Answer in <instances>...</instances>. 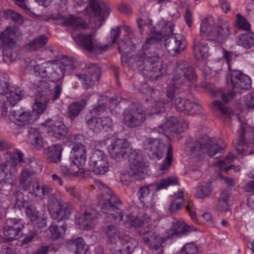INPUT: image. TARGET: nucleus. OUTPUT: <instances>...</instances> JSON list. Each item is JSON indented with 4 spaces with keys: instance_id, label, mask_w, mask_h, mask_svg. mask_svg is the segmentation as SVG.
Instances as JSON below:
<instances>
[{
    "instance_id": "0eeeda50",
    "label": "nucleus",
    "mask_w": 254,
    "mask_h": 254,
    "mask_svg": "<svg viewBox=\"0 0 254 254\" xmlns=\"http://www.w3.org/2000/svg\"><path fill=\"white\" fill-rule=\"evenodd\" d=\"M178 184V179L176 177H169L161 180L155 186L151 185L149 186H144L140 188L138 191L139 200L144 206L149 208H153L155 206V201L152 195L150 194V188L155 187L156 190L166 188L170 185Z\"/></svg>"
},
{
    "instance_id": "052dcab7",
    "label": "nucleus",
    "mask_w": 254,
    "mask_h": 254,
    "mask_svg": "<svg viewBox=\"0 0 254 254\" xmlns=\"http://www.w3.org/2000/svg\"><path fill=\"white\" fill-rule=\"evenodd\" d=\"M58 66L62 67L63 70H69L73 67V61L69 58L65 57L63 58L62 61L56 64Z\"/></svg>"
},
{
    "instance_id": "e2e57ef3",
    "label": "nucleus",
    "mask_w": 254,
    "mask_h": 254,
    "mask_svg": "<svg viewBox=\"0 0 254 254\" xmlns=\"http://www.w3.org/2000/svg\"><path fill=\"white\" fill-rule=\"evenodd\" d=\"M244 101L246 108L254 109V92L246 95Z\"/></svg>"
},
{
    "instance_id": "09e8293b",
    "label": "nucleus",
    "mask_w": 254,
    "mask_h": 254,
    "mask_svg": "<svg viewBox=\"0 0 254 254\" xmlns=\"http://www.w3.org/2000/svg\"><path fill=\"white\" fill-rule=\"evenodd\" d=\"M235 157L232 154H229L228 155L227 158L224 160H221L217 163H215L214 165L219 167L220 170L222 171H228L231 169H233L235 172H239L240 170V168L239 166H235L234 165H230L229 167H224L225 165L230 162L233 161L235 159Z\"/></svg>"
},
{
    "instance_id": "c85d7f7f",
    "label": "nucleus",
    "mask_w": 254,
    "mask_h": 254,
    "mask_svg": "<svg viewBox=\"0 0 254 254\" xmlns=\"http://www.w3.org/2000/svg\"><path fill=\"white\" fill-rule=\"evenodd\" d=\"M98 2V13H94L92 12L89 13L88 15L94 17H98L99 24L95 26L96 29H99L102 25L103 22L105 20L106 18L110 14L112 11V8L109 3L103 0H97Z\"/></svg>"
},
{
    "instance_id": "4c0bfd02",
    "label": "nucleus",
    "mask_w": 254,
    "mask_h": 254,
    "mask_svg": "<svg viewBox=\"0 0 254 254\" xmlns=\"http://www.w3.org/2000/svg\"><path fill=\"white\" fill-rule=\"evenodd\" d=\"M86 102L84 100L73 102L68 107V116L73 120L78 116L80 112L84 109Z\"/></svg>"
},
{
    "instance_id": "603ef678",
    "label": "nucleus",
    "mask_w": 254,
    "mask_h": 254,
    "mask_svg": "<svg viewBox=\"0 0 254 254\" xmlns=\"http://www.w3.org/2000/svg\"><path fill=\"white\" fill-rule=\"evenodd\" d=\"M88 75L98 80L101 75V69L95 64H88L86 65Z\"/></svg>"
},
{
    "instance_id": "6ab92c4d",
    "label": "nucleus",
    "mask_w": 254,
    "mask_h": 254,
    "mask_svg": "<svg viewBox=\"0 0 254 254\" xmlns=\"http://www.w3.org/2000/svg\"><path fill=\"white\" fill-rule=\"evenodd\" d=\"M140 235L147 246L155 251L157 254H161L163 252V245L166 241L165 238L155 232L150 231H146Z\"/></svg>"
},
{
    "instance_id": "13d9d810",
    "label": "nucleus",
    "mask_w": 254,
    "mask_h": 254,
    "mask_svg": "<svg viewBox=\"0 0 254 254\" xmlns=\"http://www.w3.org/2000/svg\"><path fill=\"white\" fill-rule=\"evenodd\" d=\"M236 25L239 29L248 30L250 28V24L240 14H237Z\"/></svg>"
},
{
    "instance_id": "39448f33",
    "label": "nucleus",
    "mask_w": 254,
    "mask_h": 254,
    "mask_svg": "<svg viewBox=\"0 0 254 254\" xmlns=\"http://www.w3.org/2000/svg\"><path fill=\"white\" fill-rule=\"evenodd\" d=\"M200 33L208 40L223 43L231 34L230 26L225 20L214 23L211 18H204L201 21Z\"/></svg>"
},
{
    "instance_id": "79ce46f5",
    "label": "nucleus",
    "mask_w": 254,
    "mask_h": 254,
    "mask_svg": "<svg viewBox=\"0 0 254 254\" xmlns=\"http://www.w3.org/2000/svg\"><path fill=\"white\" fill-rule=\"evenodd\" d=\"M14 31L11 27L7 28L0 34V48L5 44H14Z\"/></svg>"
},
{
    "instance_id": "393cba45",
    "label": "nucleus",
    "mask_w": 254,
    "mask_h": 254,
    "mask_svg": "<svg viewBox=\"0 0 254 254\" xmlns=\"http://www.w3.org/2000/svg\"><path fill=\"white\" fill-rule=\"evenodd\" d=\"M86 123L90 130L99 132L103 129L107 130L111 127L112 121L109 117L97 118L93 116L87 121Z\"/></svg>"
},
{
    "instance_id": "b1692460",
    "label": "nucleus",
    "mask_w": 254,
    "mask_h": 254,
    "mask_svg": "<svg viewBox=\"0 0 254 254\" xmlns=\"http://www.w3.org/2000/svg\"><path fill=\"white\" fill-rule=\"evenodd\" d=\"M233 146L238 154L246 155L254 153V150L252 149L250 151V141L246 137V130L242 127L238 137L233 142Z\"/></svg>"
},
{
    "instance_id": "7ed1b4c3",
    "label": "nucleus",
    "mask_w": 254,
    "mask_h": 254,
    "mask_svg": "<svg viewBox=\"0 0 254 254\" xmlns=\"http://www.w3.org/2000/svg\"><path fill=\"white\" fill-rule=\"evenodd\" d=\"M95 185L102 191L99 199L101 211L111 215L116 222L123 221L124 224H127V222L125 221L126 215L123 216L119 210V207L121 206V202L117 196L108 186L101 181H97Z\"/></svg>"
},
{
    "instance_id": "9d476101",
    "label": "nucleus",
    "mask_w": 254,
    "mask_h": 254,
    "mask_svg": "<svg viewBox=\"0 0 254 254\" xmlns=\"http://www.w3.org/2000/svg\"><path fill=\"white\" fill-rule=\"evenodd\" d=\"M146 119V115L142 107L132 104L123 113V122L128 127L134 128L141 126Z\"/></svg>"
},
{
    "instance_id": "72a5a7b5",
    "label": "nucleus",
    "mask_w": 254,
    "mask_h": 254,
    "mask_svg": "<svg viewBox=\"0 0 254 254\" xmlns=\"http://www.w3.org/2000/svg\"><path fill=\"white\" fill-rule=\"evenodd\" d=\"M33 172L27 168H23L20 174L19 185L23 190H28L32 184Z\"/></svg>"
},
{
    "instance_id": "58836bf2",
    "label": "nucleus",
    "mask_w": 254,
    "mask_h": 254,
    "mask_svg": "<svg viewBox=\"0 0 254 254\" xmlns=\"http://www.w3.org/2000/svg\"><path fill=\"white\" fill-rule=\"evenodd\" d=\"M237 44L246 49H249L254 46V33L250 32L241 34L237 41Z\"/></svg>"
},
{
    "instance_id": "864d4df0",
    "label": "nucleus",
    "mask_w": 254,
    "mask_h": 254,
    "mask_svg": "<svg viewBox=\"0 0 254 254\" xmlns=\"http://www.w3.org/2000/svg\"><path fill=\"white\" fill-rule=\"evenodd\" d=\"M13 44H5L3 47L2 50L3 61L6 64L10 63L14 61L11 49V46Z\"/></svg>"
},
{
    "instance_id": "6e6552de",
    "label": "nucleus",
    "mask_w": 254,
    "mask_h": 254,
    "mask_svg": "<svg viewBox=\"0 0 254 254\" xmlns=\"http://www.w3.org/2000/svg\"><path fill=\"white\" fill-rule=\"evenodd\" d=\"M129 169L127 175L121 177V181L126 185H129L130 181L127 180V177L135 179H142L146 175V167L142 157L137 153H131L129 156Z\"/></svg>"
},
{
    "instance_id": "f704fd0d",
    "label": "nucleus",
    "mask_w": 254,
    "mask_h": 254,
    "mask_svg": "<svg viewBox=\"0 0 254 254\" xmlns=\"http://www.w3.org/2000/svg\"><path fill=\"white\" fill-rule=\"evenodd\" d=\"M6 155L7 158L9 159L8 161L4 162H8L9 163V173H11L10 169L12 167L14 168L18 164H20L24 162L23 154L18 150L6 152Z\"/></svg>"
},
{
    "instance_id": "680f3d73",
    "label": "nucleus",
    "mask_w": 254,
    "mask_h": 254,
    "mask_svg": "<svg viewBox=\"0 0 254 254\" xmlns=\"http://www.w3.org/2000/svg\"><path fill=\"white\" fill-rule=\"evenodd\" d=\"M212 104L214 108L219 111L222 114L227 115L230 114L229 109L225 104L222 103L220 101H214L212 102Z\"/></svg>"
},
{
    "instance_id": "473e14b6",
    "label": "nucleus",
    "mask_w": 254,
    "mask_h": 254,
    "mask_svg": "<svg viewBox=\"0 0 254 254\" xmlns=\"http://www.w3.org/2000/svg\"><path fill=\"white\" fill-rule=\"evenodd\" d=\"M12 116L15 124L19 126H23L31 123L34 116L31 112L19 110L13 111Z\"/></svg>"
},
{
    "instance_id": "338daca9",
    "label": "nucleus",
    "mask_w": 254,
    "mask_h": 254,
    "mask_svg": "<svg viewBox=\"0 0 254 254\" xmlns=\"http://www.w3.org/2000/svg\"><path fill=\"white\" fill-rule=\"evenodd\" d=\"M15 202L14 206L16 208L20 209L23 206L24 203V194L20 191L16 192L15 194Z\"/></svg>"
},
{
    "instance_id": "cd10ccee",
    "label": "nucleus",
    "mask_w": 254,
    "mask_h": 254,
    "mask_svg": "<svg viewBox=\"0 0 254 254\" xmlns=\"http://www.w3.org/2000/svg\"><path fill=\"white\" fill-rule=\"evenodd\" d=\"M193 54L198 60H204L208 57V47L207 44L199 36L194 39Z\"/></svg>"
},
{
    "instance_id": "4d7b16f0",
    "label": "nucleus",
    "mask_w": 254,
    "mask_h": 254,
    "mask_svg": "<svg viewBox=\"0 0 254 254\" xmlns=\"http://www.w3.org/2000/svg\"><path fill=\"white\" fill-rule=\"evenodd\" d=\"M25 212L27 216L32 222L35 221L38 218V211L33 205H27L26 208Z\"/></svg>"
},
{
    "instance_id": "ddd939ff",
    "label": "nucleus",
    "mask_w": 254,
    "mask_h": 254,
    "mask_svg": "<svg viewBox=\"0 0 254 254\" xmlns=\"http://www.w3.org/2000/svg\"><path fill=\"white\" fill-rule=\"evenodd\" d=\"M72 38L76 44L85 51L94 54H99L106 51L108 46L101 45L93 39L92 34L84 35L78 33L72 35Z\"/></svg>"
},
{
    "instance_id": "c756f323",
    "label": "nucleus",
    "mask_w": 254,
    "mask_h": 254,
    "mask_svg": "<svg viewBox=\"0 0 254 254\" xmlns=\"http://www.w3.org/2000/svg\"><path fill=\"white\" fill-rule=\"evenodd\" d=\"M71 154L72 161L76 166L79 167L84 164L86 155V149L83 144H74L72 147Z\"/></svg>"
},
{
    "instance_id": "69168bd1",
    "label": "nucleus",
    "mask_w": 254,
    "mask_h": 254,
    "mask_svg": "<svg viewBox=\"0 0 254 254\" xmlns=\"http://www.w3.org/2000/svg\"><path fill=\"white\" fill-rule=\"evenodd\" d=\"M174 25L171 22L164 23L161 33L163 36L172 35L174 30Z\"/></svg>"
},
{
    "instance_id": "f03ea898",
    "label": "nucleus",
    "mask_w": 254,
    "mask_h": 254,
    "mask_svg": "<svg viewBox=\"0 0 254 254\" xmlns=\"http://www.w3.org/2000/svg\"><path fill=\"white\" fill-rule=\"evenodd\" d=\"M103 231L107 237V243L113 254H130L136 247L134 239L122 234L115 226H106Z\"/></svg>"
},
{
    "instance_id": "a19ab883",
    "label": "nucleus",
    "mask_w": 254,
    "mask_h": 254,
    "mask_svg": "<svg viewBox=\"0 0 254 254\" xmlns=\"http://www.w3.org/2000/svg\"><path fill=\"white\" fill-rule=\"evenodd\" d=\"M29 138L31 144L37 149H40L43 145V139L39 131L33 128L29 131Z\"/></svg>"
},
{
    "instance_id": "aec40b11",
    "label": "nucleus",
    "mask_w": 254,
    "mask_h": 254,
    "mask_svg": "<svg viewBox=\"0 0 254 254\" xmlns=\"http://www.w3.org/2000/svg\"><path fill=\"white\" fill-rule=\"evenodd\" d=\"M185 39L182 35H171L165 40V46L168 52L172 56L179 54L185 49Z\"/></svg>"
},
{
    "instance_id": "f8f14e48",
    "label": "nucleus",
    "mask_w": 254,
    "mask_h": 254,
    "mask_svg": "<svg viewBox=\"0 0 254 254\" xmlns=\"http://www.w3.org/2000/svg\"><path fill=\"white\" fill-rule=\"evenodd\" d=\"M48 208L51 217L57 222L68 218L73 211L71 205L57 198L49 199Z\"/></svg>"
},
{
    "instance_id": "5701e85b",
    "label": "nucleus",
    "mask_w": 254,
    "mask_h": 254,
    "mask_svg": "<svg viewBox=\"0 0 254 254\" xmlns=\"http://www.w3.org/2000/svg\"><path fill=\"white\" fill-rule=\"evenodd\" d=\"M0 85L1 86L0 94H2V96H3L6 95L7 101L12 106L22 98L23 93L20 87H9V85L7 82H3ZM2 98L4 99V97Z\"/></svg>"
},
{
    "instance_id": "49530a36",
    "label": "nucleus",
    "mask_w": 254,
    "mask_h": 254,
    "mask_svg": "<svg viewBox=\"0 0 254 254\" xmlns=\"http://www.w3.org/2000/svg\"><path fill=\"white\" fill-rule=\"evenodd\" d=\"M33 86L39 93L36 95H45L48 97L51 93L49 85L45 80H36L34 83Z\"/></svg>"
},
{
    "instance_id": "de8ad7c7",
    "label": "nucleus",
    "mask_w": 254,
    "mask_h": 254,
    "mask_svg": "<svg viewBox=\"0 0 254 254\" xmlns=\"http://www.w3.org/2000/svg\"><path fill=\"white\" fill-rule=\"evenodd\" d=\"M66 245L70 249L75 250L76 253H81L83 251L85 242L81 238L71 239L66 241Z\"/></svg>"
},
{
    "instance_id": "a878e982",
    "label": "nucleus",
    "mask_w": 254,
    "mask_h": 254,
    "mask_svg": "<svg viewBox=\"0 0 254 254\" xmlns=\"http://www.w3.org/2000/svg\"><path fill=\"white\" fill-rule=\"evenodd\" d=\"M44 125L49 134L58 139L64 138L68 133L67 127L61 123H53L51 121H47Z\"/></svg>"
},
{
    "instance_id": "1a4fd4ad",
    "label": "nucleus",
    "mask_w": 254,
    "mask_h": 254,
    "mask_svg": "<svg viewBox=\"0 0 254 254\" xmlns=\"http://www.w3.org/2000/svg\"><path fill=\"white\" fill-rule=\"evenodd\" d=\"M230 71V81L233 87L232 91L227 95L223 94L221 99L225 103H227L230 99H232L235 95L238 92V90L248 89L251 86V80L249 76L244 74L241 71L236 69L231 70L229 67Z\"/></svg>"
},
{
    "instance_id": "f3484780",
    "label": "nucleus",
    "mask_w": 254,
    "mask_h": 254,
    "mask_svg": "<svg viewBox=\"0 0 254 254\" xmlns=\"http://www.w3.org/2000/svg\"><path fill=\"white\" fill-rule=\"evenodd\" d=\"M27 63V67L29 69H34L36 73L40 74L45 73L47 71L53 69L54 72L52 73V79L54 81H58L64 77V71L63 70L62 67L58 66L57 64H53L52 66H49L48 64L45 63L42 64H38L34 60H29Z\"/></svg>"
},
{
    "instance_id": "37998d69",
    "label": "nucleus",
    "mask_w": 254,
    "mask_h": 254,
    "mask_svg": "<svg viewBox=\"0 0 254 254\" xmlns=\"http://www.w3.org/2000/svg\"><path fill=\"white\" fill-rule=\"evenodd\" d=\"M53 189L46 185H41L39 183H36L33 185L32 193L36 197L43 199L45 195L52 194Z\"/></svg>"
},
{
    "instance_id": "bf43d9fd",
    "label": "nucleus",
    "mask_w": 254,
    "mask_h": 254,
    "mask_svg": "<svg viewBox=\"0 0 254 254\" xmlns=\"http://www.w3.org/2000/svg\"><path fill=\"white\" fill-rule=\"evenodd\" d=\"M32 16L34 18L42 20H45L47 21H48L50 20H57L59 19H63L64 20V19L63 15L60 13L52 14L49 15L47 17H45L44 16L37 15L34 13H32Z\"/></svg>"
},
{
    "instance_id": "4be33fe9",
    "label": "nucleus",
    "mask_w": 254,
    "mask_h": 254,
    "mask_svg": "<svg viewBox=\"0 0 254 254\" xmlns=\"http://www.w3.org/2000/svg\"><path fill=\"white\" fill-rule=\"evenodd\" d=\"M9 167L8 162L0 164V192L6 189H11L14 184L15 176L9 173Z\"/></svg>"
},
{
    "instance_id": "ea45409f",
    "label": "nucleus",
    "mask_w": 254,
    "mask_h": 254,
    "mask_svg": "<svg viewBox=\"0 0 254 254\" xmlns=\"http://www.w3.org/2000/svg\"><path fill=\"white\" fill-rule=\"evenodd\" d=\"M47 42V38L45 35L40 36L26 45V48L29 51H37L43 48Z\"/></svg>"
},
{
    "instance_id": "4468645a",
    "label": "nucleus",
    "mask_w": 254,
    "mask_h": 254,
    "mask_svg": "<svg viewBox=\"0 0 254 254\" xmlns=\"http://www.w3.org/2000/svg\"><path fill=\"white\" fill-rule=\"evenodd\" d=\"M189 126L188 122L183 119L179 120L175 117H171L167 119L164 125L154 127L152 129V132H156L159 134H165L168 130L180 133L186 130Z\"/></svg>"
},
{
    "instance_id": "412c9836",
    "label": "nucleus",
    "mask_w": 254,
    "mask_h": 254,
    "mask_svg": "<svg viewBox=\"0 0 254 254\" xmlns=\"http://www.w3.org/2000/svg\"><path fill=\"white\" fill-rule=\"evenodd\" d=\"M81 210L82 216L78 221L80 228L86 230L91 229L93 222L97 219V211L90 206H83Z\"/></svg>"
},
{
    "instance_id": "0e129e2a",
    "label": "nucleus",
    "mask_w": 254,
    "mask_h": 254,
    "mask_svg": "<svg viewBox=\"0 0 254 254\" xmlns=\"http://www.w3.org/2000/svg\"><path fill=\"white\" fill-rule=\"evenodd\" d=\"M186 210L189 213L191 219L195 222L197 221L195 208L191 201H189L186 206Z\"/></svg>"
},
{
    "instance_id": "5fc2aeb1",
    "label": "nucleus",
    "mask_w": 254,
    "mask_h": 254,
    "mask_svg": "<svg viewBox=\"0 0 254 254\" xmlns=\"http://www.w3.org/2000/svg\"><path fill=\"white\" fill-rule=\"evenodd\" d=\"M76 76L82 80L83 87L85 89L91 88L94 84V80L96 79L92 78L87 73L85 74H76Z\"/></svg>"
},
{
    "instance_id": "a18cd8bd",
    "label": "nucleus",
    "mask_w": 254,
    "mask_h": 254,
    "mask_svg": "<svg viewBox=\"0 0 254 254\" xmlns=\"http://www.w3.org/2000/svg\"><path fill=\"white\" fill-rule=\"evenodd\" d=\"M211 191L212 188L210 183H201L197 187L195 196L197 198L203 199L209 196Z\"/></svg>"
},
{
    "instance_id": "f257e3e1",
    "label": "nucleus",
    "mask_w": 254,
    "mask_h": 254,
    "mask_svg": "<svg viewBox=\"0 0 254 254\" xmlns=\"http://www.w3.org/2000/svg\"><path fill=\"white\" fill-rule=\"evenodd\" d=\"M153 38L146 39L142 46V50L136 56L135 60L138 63V67L144 76L152 80L157 79L167 72L158 55L155 52L148 50L150 46L155 43Z\"/></svg>"
},
{
    "instance_id": "20e7f679",
    "label": "nucleus",
    "mask_w": 254,
    "mask_h": 254,
    "mask_svg": "<svg viewBox=\"0 0 254 254\" xmlns=\"http://www.w3.org/2000/svg\"><path fill=\"white\" fill-rule=\"evenodd\" d=\"M143 148L151 159H160L166 149V157L160 165L161 174L165 173L170 168L172 162L173 150L171 144L166 145L161 139L148 137L142 143Z\"/></svg>"
},
{
    "instance_id": "2f4dec72",
    "label": "nucleus",
    "mask_w": 254,
    "mask_h": 254,
    "mask_svg": "<svg viewBox=\"0 0 254 254\" xmlns=\"http://www.w3.org/2000/svg\"><path fill=\"white\" fill-rule=\"evenodd\" d=\"M50 99L44 95H36L35 102L33 106L32 114L37 118L44 111L47 105L49 103Z\"/></svg>"
},
{
    "instance_id": "2eb2a0df",
    "label": "nucleus",
    "mask_w": 254,
    "mask_h": 254,
    "mask_svg": "<svg viewBox=\"0 0 254 254\" xmlns=\"http://www.w3.org/2000/svg\"><path fill=\"white\" fill-rule=\"evenodd\" d=\"M111 157L117 161L125 159L131 153L129 143L125 139H117L113 141L108 147Z\"/></svg>"
},
{
    "instance_id": "8fccbe9b",
    "label": "nucleus",
    "mask_w": 254,
    "mask_h": 254,
    "mask_svg": "<svg viewBox=\"0 0 254 254\" xmlns=\"http://www.w3.org/2000/svg\"><path fill=\"white\" fill-rule=\"evenodd\" d=\"M49 229L53 239H58L62 238L65 233L66 225L63 224L60 226H58L55 224H53Z\"/></svg>"
},
{
    "instance_id": "423d86ee",
    "label": "nucleus",
    "mask_w": 254,
    "mask_h": 254,
    "mask_svg": "<svg viewBox=\"0 0 254 254\" xmlns=\"http://www.w3.org/2000/svg\"><path fill=\"white\" fill-rule=\"evenodd\" d=\"M187 149L193 157H200L205 153L210 157H212L223 149L222 147H219L218 144L214 142L207 135H204L189 142L187 145Z\"/></svg>"
},
{
    "instance_id": "3c124183",
    "label": "nucleus",
    "mask_w": 254,
    "mask_h": 254,
    "mask_svg": "<svg viewBox=\"0 0 254 254\" xmlns=\"http://www.w3.org/2000/svg\"><path fill=\"white\" fill-rule=\"evenodd\" d=\"M179 254H199V246L194 242L187 243L182 248Z\"/></svg>"
},
{
    "instance_id": "c9c22d12",
    "label": "nucleus",
    "mask_w": 254,
    "mask_h": 254,
    "mask_svg": "<svg viewBox=\"0 0 254 254\" xmlns=\"http://www.w3.org/2000/svg\"><path fill=\"white\" fill-rule=\"evenodd\" d=\"M63 148L59 144H54L48 148L47 157L50 162L58 163L60 162Z\"/></svg>"
},
{
    "instance_id": "9b49d317",
    "label": "nucleus",
    "mask_w": 254,
    "mask_h": 254,
    "mask_svg": "<svg viewBox=\"0 0 254 254\" xmlns=\"http://www.w3.org/2000/svg\"><path fill=\"white\" fill-rule=\"evenodd\" d=\"M195 78L194 69L184 61H179L176 64L173 71L172 81L176 87L186 84Z\"/></svg>"
},
{
    "instance_id": "dca6fc26",
    "label": "nucleus",
    "mask_w": 254,
    "mask_h": 254,
    "mask_svg": "<svg viewBox=\"0 0 254 254\" xmlns=\"http://www.w3.org/2000/svg\"><path fill=\"white\" fill-rule=\"evenodd\" d=\"M89 166L95 174H104L109 170L107 156L103 151L96 149L90 157Z\"/></svg>"
},
{
    "instance_id": "c03bdc74",
    "label": "nucleus",
    "mask_w": 254,
    "mask_h": 254,
    "mask_svg": "<svg viewBox=\"0 0 254 254\" xmlns=\"http://www.w3.org/2000/svg\"><path fill=\"white\" fill-rule=\"evenodd\" d=\"M77 4L81 6L86 3L88 1V3L86 7L84 8V12L86 14L93 12L94 13H98V2L97 0H74Z\"/></svg>"
},
{
    "instance_id": "bb28decb",
    "label": "nucleus",
    "mask_w": 254,
    "mask_h": 254,
    "mask_svg": "<svg viewBox=\"0 0 254 254\" xmlns=\"http://www.w3.org/2000/svg\"><path fill=\"white\" fill-rule=\"evenodd\" d=\"M150 220V217L147 214L140 213L136 216H133L131 214H126L125 221L135 228H149Z\"/></svg>"
},
{
    "instance_id": "7c9ffc66",
    "label": "nucleus",
    "mask_w": 254,
    "mask_h": 254,
    "mask_svg": "<svg viewBox=\"0 0 254 254\" xmlns=\"http://www.w3.org/2000/svg\"><path fill=\"white\" fill-rule=\"evenodd\" d=\"M64 23L73 30H84L88 27L87 23L82 18L74 15L70 14L64 17Z\"/></svg>"
},
{
    "instance_id": "a211bd4d",
    "label": "nucleus",
    "mask_w": 254,
    "mask_h": 254,
    "mask_svg": "<svg viewBox=\"0 0 254 254\" xmlns=\"http://www.w3.org/2000/svg\"><path fill=\"white\" fill-rule=\"evenodd\" d=\"M24 226L20 219L9 218L6 220L3 228V234L7 241L18 239L22 234Z\"/></svg>"
},
{
    "instance_id": "6e6d98bb",
    "label": "nucleus",
    "mask_w": 254,
    "mask_h": 254,
    "mask_svg": "<svg viewBox=\"0 0 254 254\" xmlns=\"http://www.w3.org/2000/svg\"><path fill=\"white\" fill-rule=\"evenodd\" d=\"M177 224V228L174 232V234L178 236H181L182 235L185 234L188 232L194 230V229L192 227L187 225L185 222H178Z\"/></svg>"
},
{
    "instance_id": "774afa93",
    "label": "nucleus",
    "mask_w": 254,
    "mask_h": 254,
    "mask_svg": "<svg viewBox=\"0 0 254 254\" xmlns=\"http://www.w3.org/2000/svg\"><path fill=\"white\" fill-rule=\"evenodd\" d=\"M10 18L14 23L21 24L24 21V18L22 15L14 11H9Z\"/></svg>"
},
{
    "instance_id": "e433bc0d",
    "label": "nucleus",
    "mask_w": 254,
    "mask_h": 254,
    "mask_svg": "<svg viewBox=\"0 0 254 254\" xmlns=\"http://www.w3.org/2000/svg\"><path fill=\"white\" fill-rule=\"evenodd\" d=\"M174 106L178 111L189 115L190 109L191 107V101L181 97H176L175 99Z\"/></svg>"
}]
</instances>
